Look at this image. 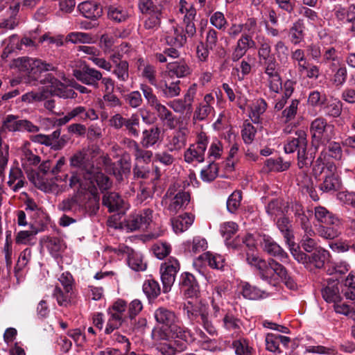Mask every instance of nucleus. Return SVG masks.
Instances as JSON below:
<instances>
[{"label": "nucleus", "instance_id": "obj_42", "mask_svg": "<svg viewBox=\"0 0 355 355\" xmlns=\"http://www.w3.org/2000/svg\"><path fill=\"white\" fill-rule=\"evenodd\" d=\"M163 10H156L153 13L146 15L144 26L146 30H157L161 25Z\"/></svg>", "mask_w": 355, "mask_h": 355}, {"label": "nucleus", "instance_id": "obj_29", "mask_svg": "<svg viewBox=\"0 0 355 355\" xmlns=\"http://www.w3.org/2000/svg\"><path fill=\"white\" fill-rule=\"evenodd\" d=\"M41 241L46 243V248L50 253L54 256H57L59 252L66 248L63 240L57 236H46Z\"/></svg>", "mask_w": 355, "mask_h": 355}, {"label": "nucleus", "instance_id": "obj_11", "mask_svg": "<svg viewBox=\"0 0 355 355\" xmlns=\"http://www.w3.org/2000/svg\"><path fill=\"white\" fill-rule=\"evenodd\" d=\"M40 83L43 85L49 84L51 87V94L60 98H74L77 96V94L73 89L69 88L51 73H47L46 78L41 80Z\"/></svg>", "mask_w": 355, "mask_h": 355}, {"label": "nucleus", "instance_id": "obj_25", "mask_svg": "<svg viewBox=\"0 0 355 355\" xmlns=\"http://www.w3.org/2000/svg\"><path fill=\"white\" fill-rule=\"evenodd\" d=\"M103 205L108 208L109 212L120 211L122 208L123 200L119 193L110 192L105 194L102 200Z\"/></svg>", "mask_w": 355, "mask_h": 355}, {"label": "nucleus", "instance_id": "obj_55", "mask_svg": "<svg viewBox=\"0 0 355 355\" xmlns=\"http://www.w3.org/2000/svg\"><path fill=\"white\" fill-rule=\"evenodd\" d=\"M199 259L207 262L208 265L213 268L219 269L223 267L221 256L214 255L210 252L203 253L199 257Z\"/></svg>", "mask_w": 355, "mask_h": 355}, {"label": "nucleus", "instance_id": "obj_63", "mask_svg": "<svg viewBox=\"0 0 355 355\" xmlns=\"http://www.w3.org/2000/svg\"><path fill=\"white\" fill-rule=\"evenodd\" d=\"M248 49L245 46V44L241 37L237 42L235 46L233 49V51L231 55V60L233 62H237L240 59H241L247 53Z\"/></svg>", "mask_w": 355, "mask_h": 355}, {"label": "nucleus", "instance_id": "obj_48", "mask_svg": "<svg viewBox=\"0 0 355 355\" xmlns=\"http://www.w3.org/2000/svg\"><path fill=\"white\" fill-rule=\"evenodd\" d=\"M60 211L68 213H76L79 210L78 201L76 196L68 198L62 200L58 205Z\"/></svg>", "mask_w": 355, "mask_h": 355}, {"label": "nucleus", "instance_id": "obj_59", "mask_svg": "<svg viewBox=\"0 0 355 355\" xmlns=\"http://www.w3.org/2000/svg\"><path fill=\"white\" fill-rule=\"evenodd\" d=\"M242 194L239 191H234L227 200V209L230 213H234L241 205Z\"/></svg>", "mask_w": 355, "mask_h": 355}, {"label": "nucleus", "instance_id": "obj_33", "mask_svg": "<svg viewBox=\"0 0 355 355\" xmlns=\"http://www.w3.org/2000/svg\"><path fill=\"white\" fill-rule=\"evenodd\" d=\"M190 202V194L186 191H179L173 198L168 209L171 211L177 212L185 208Z\"/></svg>", "mask_w": 355, "mask_h": 355}, {"label": "nucleus", "instance_id": "obj_24", "mask_svg": "<svg viewBox=\"0 0 355 355\" xmlns=\"http://www.w3.org/2000/svg\"><path fill=\"white\" fill-rule=\"evenodd\" d=\"M161 130L157 126L150 127L146 129L142 132L141 144L143 147L148 148L154 146L158 142L160 138Z\"/></svg>", "mask_w": 355, "mask_h": 355}, {"label": "nucleus", "instance_id": "obj_45", "mask_svg": "<svg viewBox=\"0 0 355 355\" xmlns=\"http://www.w3.org/2000/svg\"><path fill=\"white\" fill-rule=\"evenodd\" d=\"M72 294V291L64 290L57 286L54 288L53 295L60 306H67L71 302Z\"/></svg>", "mask_w": 355, "mask_h": 355}, {"label": "nucleus", "instance_id": "obj_47", "mask_svg": "<svg viewBox=\"0 0 355 355\" xmlns=\"http://www.w3.org/2000/svg\"><path fill=\"white\" fill-rule=\"evenodd\" d=\"M321 58V63L327 64L330 62H333L330 68L332 71H334V67L336 66L335 62L338 60L337 50L333 46L324 47Z\"/></svg>", "mask_w": 355, "mask_h": 355}, {"label": "nucleus", "instance_id": "obj_28", "mask_svg": "<svg viewBox=\"0 0 355 355\" xmlns=\"http://www.w3.org/2000/svg\"><path fill=\"white\" fill-rule=\"evenodd\" d=\"M314 150L312 148L309 150L306 148L300 150L297 153V165L300 168H309L313 163L315 153V146H313Z\"/></svg>", "mask_w": 355, "mask_h": 355}, {"label": "nucleus", "instance_id": "obj_34", "mask_svg": "<svg viewBox=\"0 0 355 355\" xmlns=\"http://www.w3.org/2000/svg\"><path fill=\"white\" fill-rule=\"evenodd\" d=\"M167 69L170 76H176L178 78H182L190 73L189 67L183 61L168 63Z\"/></svg>", "mask_w": 355, "mask_h": 355}, {"label": "nucleus", "instance_id": "obj_21", "mask_svg": "<svg viewBox=\"0 0 355 355\" xmlns=\"http://www.w3.org/2000/svg\"><path fill=\"white\" fill-rule=\"evenodd\" d=\"M329 257V252L319 247L313 252L309 254L308 257V268L314 267L315 268H322L324 267L325 262L327 261Z\"/></svg>", "mask_w": 355, "mask_h": 355}, {"label": "nucleus", "instance_id": "obj_43", "mask_svg": "<svg viewBox=\"0 0 355 355\" xmlns=\"http://www.w3.org/2000/svg\"><path fill=\"white\" fill-rule=\"evenodd\" d=\"M143 291L148 300H154L160 294L159 283L153 279H147L143 284Z\"/></svg>", "mask_w": 355, "mask_h": 355}, {"label": "nucleus", "instance_id": "obj_23", "mask_svg": "<svg viewBox=\"0 0 355 355\" xmlns=\"http://www.w3.org/2000/svg\"><path fill=\"white\" fill-rule=\"evenodd\" d=\"M153 109L157 112L159 119L164 125L170 129L175 128L176 117L165 105L159 103Z\"/></svg>", "mask_w": 355, "mask_h": 355}, {"label": "nucleus", "instance_id": "obj_15", "mask_svg": "<svg viewBox=\"0 0 355 355\" xmlns=\"http://www.w3.org/2000/svg\"><path fill=\"white\" fill-rule=\"evenodd\" d=\"M180 290L187 297H197L200 293V286L195 276L190 272H184L180 276Z\"/></svg>", "mask_w": 355, "mask_h": 355}, {"label": "nucleus", "instance_id": "obj_37", "mask_svg": "<svg viewBox=\"0 0 355 355\" xmlns=\"http://www.w3.org/2000/svg\"><path fill=\"white\" fill-rule=\"evenodd\" d=\"M343 103L337 99H334L324 103L322 108L327 116L337 118L340 116L343 110Z\"/></svg>", "mask_w": 355, "mask_h": 355}, {"label": "nucleus", "instance_id": "obj_18", "mask_svg": "<svg viewBox=\"0 0 355 355\" xmlns=\"http://www.w3.org/2000/svg\"><path fill=\"white\" fill-rule=\"evenodd\" d=\"M80 13L85 18L96 21L103 14V8L98 3L92 1H86L78 6Z\"/></svg>", "mask_w": 355, "mask_h": 355}, {"label": "nucleus", "instance_id": "obj_38", "mask_svg": "<svg viewBox=\"0 0 355 355\" xmlns=\"http://www.w3.org/2000/svg\"><path fill=\"white\" fill-rule=\"evenodd\" d=\"M138 8L146 16L156 10H164V6L162 2L155 3L153 0H139Z\"/></svg>", "mask_w": 355, "mask_h": 355}, {"label": "nucleus", "instance_id": "obj_51", "mask_svg": "<svg viewBox=\"0 0 355 355\" xmlns=\"http://www.w3.org/2000/svg\"><path fill=\"white\" fill-rule=\"evenodd\" d=\"M187 142V135L184 130L175 132L170 141L171 150H180L184 147Z\"/></svg>", "mask_w": 355, "mask_h": 355}, {"label": "nucleus", "instance_id": "obj_27", "mask_svg": "<svg viewBox=\"0 0 355 355\" xmlns=\"http://www.w3.org/2000/svg\"><path fill=\"white\" fill-rule=\"evenodd\" d=\"M193 220V215L185 213L172 220L173 229L175 233H182L192 225Z\"/></svg>", "mask_w": 355, "mask_h": 355}, {"label": "nucleus", "instance_id": "obj_30", "mask_svg": "<svg viewBox=\"0 0 355 355\" xmlns=\"http://www.w3.org/2000/svg\"><path fill=\"white\" fill-rule=\"evenodd\" d=\"M241 293L243 297L250 300H257L263 298L265 292L256 286H252L248 282H242Z\"/></svg>", "mask_w": 355, "mask_h": 355}, {"label": "nucleus", "instance_id": "obj_14", "mask_svg": "<svg viewBox=\"0 0 355 355\" xmlns=\"http://www.w3.org/2000/svg\"><path fill=\"white\" fill-rule=\"evenodd\" d=\"M153 211L150 209H144L140 214L130 216L126 220V227L130 231L146 230L152 222Z\"/></svg>", "mask_w": 355, "mask_h": 355}, {"label": "nucleus", "instance_id": "obj_46", "mask_svg": "<svg viewBox=\"0 0 355 355\" xmlns=\"http://www.w3.org/2000/svg\"><path fill=\"white\" fill-rule=\"evenodd\" d=\"M218 166L214 161H211L206 168L201 170L200 178L204 182H212L218 176Z\"/></svg>", "mask_w": 355, "mask_h": 355}, {"label": "nucleus", "instance_id": "obj_4", "mask_svg": "<svg viewBox=\"0 0 355 355\" xmlns=\"http://www.w3.org/2000/svg\"><path fill=\"white\" fill-rule=\"evenodd\" d=\"M208 143L209 139L205 133H200L196 143L190 145L189 148L185 151L184 155L185 162L187 163H191L193 161L199 163L203 162Z\"/></svg>", "mask_w": 355, "mask_h": 355}, {"label": "nucleus", "instance_id": "obj_16", "mask_svg": "<svg viewBox=\"0 0 355 355\" xmlns=\"http://www.w3.org/2000/svg\"><path fill=\"white\" fill-rule=\"evenodd\" d=\"M154 318L159 324H162L168 329L176 323H179L180 320L173 311L164 306L159 307L155 311Z\"/></svg>", "mask_w": 355, "mask_h": 355}, {"label": "nucleus", "instance_id": "obj_32", "mask_svg": "<svg viewBox=\"0 0 355 355\" xmlns=\"http://www.w3.org/2000/svg\"><path fill=\"white\" fill-rule=\"evenodd\" d=\"M130 15L127 10L115 6H110L107 8V17L114 23H123L126 21Z\"/></svg>", "mask_w": 355, "mask_h": 355}, {"label": "nucleus", "instance_id": "obj_31", "mask_svg": "<svg viewBox=\"0 0 355 355\" xmlns=\"http://www.w3.org/2000/svg\"><path fill=\"white\" fill-rule=\"evenodd\" d=\"M315 217L318 221L324 224L339 223V219L324 207H315Z\"/></svg>", "mask_w": 355, "mask_h": 355}, {"label": "nucleus", "instance_id": "obj_61", "mask_svg": "<svg viewBox=\"0 0 355 355\" xmlns=\"http://www.w3.org/2000/svg\"><path fill=\"white\" fill-rule=\"evenodd\" d=\"M300 101L297 99L292 100L289 106L286 107L282 112V116L286 123H288L295 119Z\"/></svg>", "mask_w": 355, "mask_h": 355}, {"label": "nucleus", "instance_id": "obj_60", "mask_svg": "<svg viewBox=\"0 0 355 355\" xmlns=\"http://www.w3.org/2000/svg\"><path fill=\"white\" fill-rule=\"evenodd\" d=\"M257 132L256 128L249 122L245 121L243 123V128L241 130V137L245 144H251Z\"/></svg>", "mask_w": 355, "mask_h": 355}, {"label": "nucleus", "instance_id": "obj_17", "mask_svg": "<svg viewBox=\"0 0 355 355\" xmlns=\"http://www.w3.org/2000/svg\"><path fill=\"white\" fill-rule=\"evenodd\" d=\"M282 266L275 259L270 258L267 261L264 260L263 262H261L257 269L259 271V275L261 279L270 283L275 274L278 276V270Z\"/></svg>", "mask_w": 355, "mask_h": 355}, {"label": "nucleus", "instance_id": "obj_6", "mask_svg": "<svg viewBox=\"0 0 355 355\" xmlns=\"http://www.w3.org/2000/svg\"><path fill=\"white\" fill-rule=\"evenodd\" d=\"M179 270V261L173 257H170L167 262L161 265L160 274L164 293H168L171 290Z\"/></svg>", "mask_w": 355, "mask_h": 355}, {"label": "nucleus", "instance_id": "obj_49", "mask_svg": "<svg viewBox=\"0 0 355 355\" xmlns=\"http://www.w3.org/2000/svg\"><path fill=\"white\" fill-rule=\"evenodd\" d=\"M265 166L269 171H284L287 170L290 166V163L284 162L282 157L277 159L270 158L265 162Z\"/></svg>", "mask_w": 355, "mask_h": 355}, {"label": "nucleus", "instance_id": "obj_44", "mask_svg": "<svg viewBox=\"0 0 355 355\" xmlns=\"http://www.w3.org/2000/svg\"><path fill=\"white\" fill-rule=\"evenodd\" d=\"M165 40L169 46L181 48L186 43L187 37L178 28H175L173 34L166 36Z\"/></svg>", "mask_w": 355, "mask_h": 355}, {"label": "nucleus", "instance_id": "obj_7", "mask_svg": "<svg viewBox=\"0 0 355 355\" xmlns=\"http://www.w3.org/2000/svg\"><path fill=\"white\" fill-rule=\"evenodd\" d=\"M168 330L172 338L175 339L173 343L176 344V349L179 352L186 350L194 340L191 331L184 327L180 320Z\"/></svg>", "mask_w": 355, "mask_h": 355}, {"label": "nucleus", "instance_id": "obj_57", "mask_svg": "<svg viewBox=\"0 0 355 355\" xmlns=\"http://www.w3.org/2000/svg\"><path fill=\"white\" fill-rule=\"evenodd\" d=\"M340 288L338 286H327L322 291V297L327 302H334L340 300Z\"/></svg>", "mask_w": 355, "mask_h": 355}, {"label": "nucleus", "instance_id": "obj_3", "mask_svg": "<svg viewBox=\"0 0 355 355\" xmlns=\"http://www.w3.org/2000/svg\"><path fill=\"white\" fill-rule=\"evenodd\" d=\"M27 130L29 132H37L39 128L34 125L31 121L26 119H19V116L14 114L7 115L2 123L0 128V132H21Z\"/></svg>", "mask_w": 355, "mask_h": 355}, {"label": "nucleus", "instance_id": "obj_12", "mask_svg": "<svg viewBox=\"0 0 355 355\" xmlns=\"http://www.w3.org/2000/svg\"><path fill=\"white\" fill-rule=\"evenodd\" d=\"M117 254H126L129 267L135 271H144L146 269V263L143 262L142 256L132 248L121 245L114 250Z\"/></svg>", "mask_w": 355, "mask_h": 355}, {"label": "nucleus", "instance_id": "obj_1", "mask_svg": "<svg viewBox=\"0 0 355 355\" xmlns=\"http://www.w3.org/2000/svg\"><path fill=\"white\" fill-rule=\"evenodd\" d=\"M15 64L21 71L25 73L30 79L40 83L47 75L46 74L44 78H41L43 72L56 69V67L51 63H46L40 59L29 57H21L15 60Z\"/></svg>", "mask_w": 355, "mask_h": 355}, {"label": "nucleus", "instance_id": "obj_36", "mask_svg": "<svg viewBox=\"0 0 355 355\" xmlns=\"http://www.w3.org/2000/svg\"><path fill=\"white\" fill-rule=\"evenodd\" d=\"M147 324V320L142 317H132L128 319L127 323L123 327L125 332H141Z\"/></svg>", "mask_w": 355, "mask_h": 355}, {"label": "nucleus", "instance_id": "obj_56", "mask_svg": "<svg viewBox=\"0 0 355 355\" xmlns=\"http://www.w3.org/2000/svg\"><path fill=\"white\" fill-rule=\"evenodd\" d=\"M129 64L127 61H120L115 65L113 73L122 82H125L129 78Z\"/></svg>", "mask_w": 355, "mask_h": 355}, {"label": "nucleus", "instance_id": "obj_41", "mask_svg": "<svg viewBox=\"0 0 355 355\" xmlns=\"http://www.w3.org/2000/svg\"><path fill=\"white\" fill-rule=\"evenodd\" d=\"M318 232L326 239H334L340 234L339 223L324 224L320 227Z\"/></svg>", "mask_w": 355, "mask_h": 355}, {"label": "nucleus", "instance_id": "obj_13", "mask_svg": "<svg viewBox=\"0 0 355 355\" xmlns=\"http://www.w3.org/2000/svg\"><path fill=\"white\" fill-rule=\"evenodd\" d=\"M260 245L263 250L269 255L277 258L282 262H287L288 254L270 236L263 234Z\"/></svg>", "mask_w": 355, "mask_h": 355}, {"label": "nucleus", "instance_id": "obj_20", "mask_svg": "<svg viewBox=\"0 0 355 355\" xmlns=\"http://www.w3.org/2000/svg\"><path fill=\"white\" fill-rule=\"evenodd\" d=\"M278 230L282 233L287 245H293L294 236L292 230L291 220L284 215L276 220Z\"/></svg>", "mask_w": 355, "mask_h": 355}, {"label": "nucleus", "instance_id": "obj_62", "mask_svg": "<svg viewBox=\"0 0 355 355\" xmlns=\"http://www.w3.org/2000/svg\"><path fill=\"white\" fill-rule=\"evenodd\" d=\"M338 68L334 71L335 73L333 78V82L336 86H342L347 78V69L345 65L343 63H338Z\"/></svg>", "mask_w": 355, "mask_h": 355}, {"label": "nucleus", "instance_id": "obj_64", "mask_svg": "<svg viewBox=\"0 0 355 355\" xmlns=\"http://www.w3.org/2000/svg\"><path fill=\"white\" fill-rule=\"evenodd\" d=\"M123 98L125 103L132 108H137L139 107L143 102L141 94L139 91H132L127 94H125L123 96Z\"/></svg>", "mask_w": 355, "mask_h": 355}, {"label": "nucleus", "instance_id": "obj_58", "mask_svg": "<svg viewBox=\"0 0 355 355\" xmlns=\"http://www.w3.org/2000/svg\"><path fill=\"white\" fill-rule=\"evenodd\" d=\"M180 81L172 82L170 84L164 83L160 88L163 94L166 98H173L180 94V88L179 87Z\"/></svg>", "mask_w": 355, "mask_h": 355}, {"label": "nucleus", "instance_id": "obj_54", "mask_svg": "<svg viewBox=\"0 0 355 355\" xmlns=\"http://www.w3.org/2000/svg\"><path fill=\"white\" fill-rule=\"evenodd\" d=\"M278 277H279L286 286L291 290H296L297 288V284L293 277L288 273L286 268L282 266L278 270Z\"/></svg>", "mask_w": 355, "mask_h": 355}, {"label": "nucleus", "instance_id": "obj_39", "mask_svg": "<svg viewBox=\"0 0 355 355\" xmlns=\"http://www.w3.org/2000/svg\"><path fill=\"white\" fill-rule=\"evenodd\" d=\"M21 42V39H20L17 35L14 34L10 36L8 39L6 46L2 52L1 58L5 59L8 58L10 53L22 50L23 48Z\"/></svg>", "mask_w": 355, "mask_h": 355}, {"label": "nucleus", "instance_id": "obj_5", "mask_svg": "<svg viewBox=\"0 0 355 355\" xmlns=\"http://www.w3.org/2000/svg\"><path fill=\"white\" fill-rule=\"evenodd\" d=\"M74 77L83 84L98 88L102 73L88 64H83L73 70Z\"/></svg>", "mask_w": 355, "mask_h": 355}, {"label": "nucleus", "instance_id": "obj_53", "mask_svg": "<svg viewBox=\"0 0 355 355\" xmlns=\"http://www.w3.org/2000/svg\"><path fill=\"white\" fill-rule=\"evenodd\" d=\"M140 89L142 91L144 96L147 101V104L154 108L157 105L159 104V101L157 97L153 92V89L146 84H141L140 85Z\"/></svg>", "mask_w": 355, "mask_h": 355}, {"label": "nucleus", "instance_id": "obj_40", "mask_svg": "<svg viewBox=\"0 0 355 355\" xmlns=\"http://www.w3.org/2000/svg\"><path fill=\"white\" fill-rule=\"evenodd\" d=\"M139 116L137 114H133L130 117L125 119L123 128L128 135L136 138L139 136Z\"/></svg>", "mask_w": 355, "mask_h": 355}, {"label": "nucleus", "instance_id": "obj_19", "mask_svg": "<svg viewBox=\"0 0 355 355\" xmlns=\"http://www.w3.org/2000/svg\"><path fill=\"white\" fill-rule=\"evenodd\" d=\"M297 136L296 138H288L286 144L284 145L286 153H292L295 151L297 153L304 148H307L306 135L304 130H297L295 132Z\"/></svg>", "mask_w": 355, "mask_h": 355}, {"label": "nucleus", "instance_id": "obj_8", "mask_svg": "<svg viewBox=\"0 0 355 355\" xmlns=\"http://www.w3.org/2000/svg\"><path fill=\"white\" fill-rule=\"evenodd\" d=\"M91 173V177L85 180H88L92 187L91 193L94 196L95 201L97 202L93 209V211L96 212L98 210L99 206L98 204V197L97 196V189L95 184H96L98 188L103 191H106L111 187L112 182L110 178L103 173L98 167H95Z\"/></svg>", "mask_w": 355, "mask_h": 355}, {"label": "nucleus", "instance_id": "obj_9", "mask_svg": "<svg viewBox=\"0 0 355 355\" xmlns=\"http://www.w3.org/2000/svg\"><path fill=\"white\" fill-rule=\"evenodd\" d=\"M329 128L330 125L323 117H318L311 122L310 132L312 137V146H315V150H318L320 144H324L330 140V138L324 135Z\"/></svg>", "mask_w": 355, "mask_h": 355}, {"label": "nucleus", "instance_id": "obj_22", "mask_svg": "<svg viewBox=\"0 0 355 355\" xmlns=\"http://www.w3.org/2000/svg\"><path fill=\"white\" fill-rule=\"evenodd\" d=\"M305 24L304 19H298L288 30V36L291 42L297 45L304 40L305 36Z\"/></svg>", "mask_w": 355, "mask_h": 355}, {"label": "nucleus", "instance_id": "obj_2", "mask_svg": "<svg viewBox=\"0 0 355 355\" xmlns=\"http://www.w3.org/2000/svg\"><path fill=\"white\" fill-rule=\"evenodd\" d=\"M127 302L122 299H118L107 309L109 319L107 322L105 334H110L115 329L123 327L128 321Z\"/></svg>", "mask_w": 355, "mask_h": 355}, {"label": "nucleus", "instance_id": "obj_35", "mask_svg": "<svg viewBox=\"0 0 355 355\" xmlns=\"http://www.w3.org/2000/svg\"><path fill=\"white\" fill-rule=\"evenodd\" d=\"M341 293L347 300H355V275L349 273L340 285Z\"/></svg>", "mask_w": 355, "mask_h": 355}, {"label": "nucleus", "instance_id": "obj_10", "mask_svg": "<svg viewBox=\"0 0 355 355\" xmlns=\"http://www.w3.org/2000/svg\"><path fill=\"white\" fill-rule=\"evenodd\" d=\"M71 167L78 168L83 173L84 179L89 178L91 173L96 167L94 162L89 159L87 154L83 150L74 153L69 159Z\"/></svg>", "mask_w": 355, "mask_h": 355}, {"label": "nucleus", "instance_id": "obj_52", "mask_svg": "<svg viewBox=\"0 0 355 355\" xmlns=\"http://www.w3.org/2000/svg\"><path fill=\"white\" fill-rule=\"evenodd\" d=\"M151 338L156 343L167 341L170 338L169 330L165 327H155L151 332Z\"/></svg>", "mask_w": 355, "mask_h": 355}, {"label": "nucleus", "instance_id": "obj_50", "mask_svg": "<svg viewBox=\"0 0 355 355\" xmlns=\"http://www.w3.org/2000/svg\"><path fill=\"white\" fill-rule=\"evenodd\" d=\"M232 346L236 355H252L254 350L249 346V343L245 339L234 340Z\"/></svg>", "mask_w": 355, "mask_h": 355}, {"label": "nucleus", "instance_id": "obj_26", "mask_svg": "<svg viewBox=\"0 0 355 355\" xmlns=\"http://www.w3.org/2000/svg\"><path fill=\"white\" fill-rule=\"evenodd\" d=\"M341 180L338 175L330 173L325 176L323 182L320 184L319 189L323 192L336 191L341 189Z\"/></svg>", "mask_w": 355, "mask_h": 355}]
</instances>
